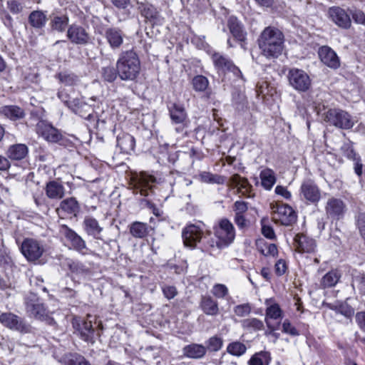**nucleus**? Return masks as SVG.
Masks as SVG:
<instances>
[{
	"instance_id": "f257e3e1",
	"label": "nucleus",
	"mask_w": 365,
	"mask_h": 365,
	"mask_svg": "<svg viewBox=\"0 0 365 365\" xmlns=\"http://www.w3.org/2000/svg\"><path fill=\"white\" fill-rule=\"evenodd\" d=\"M262 54L267 58H277L284 48V34L276 27L267 26L258 38Z\"/></svg>"
},
{
	"instance_id": "f03ea898",
	"label": "nucleus",
	"mask_w": 365,
	"mask_h": 365,
	"mask_svg": "<svg viewBox=\"0 0 365 365\" xmlns=\"http://www.w3.org/2000/svg\"><path fill=\"white\" fill-rule=\"evenodd\" d=\"M116 70L122 81H133L139 75L140 62L133 50L123 51L116 62Z\"/></svg>"
},
{
	"instance_id": "7ed1b4c3",
	"label": "nucleus",
	"mask_w": 365,
	"mask_h": 365,
	"mask_svg": "<svg viewBox=\"0 0 365 365\" xmlns=\"http://www.w3.org/2000/svg\"><path fill=\"white\" fill-rule=\"evenodd\" d=\"M91 316L88 315L86 319L81 317H74L72 321L75 333L79 337L88 343L93 344L97 336H99V324L96 322L93 323L90 319Z\"/></svg>"
},
{
	"instance_id": "20e7f679",
	"label": "nucleus",
	"mask_w": 365,
	"mask_h": 365,
	"mask_svg": "<svg viewBox=\"0 0 365 365\" xmlns=\"http://www.w3.org/2000/svg\"><path fill=\"white\" fill-rule=\"evenodd\" d=\"M215 236L217 238V247L220 250L228 247L235 238V230L232 223L227 218L221 219L215 227Z\"/></svg>"
},
{
	"instance_id": "39448f33",
	"label": "nucleus",
	"mask_w": 365,
	"mask_h": 365,
	"mask_svg": "<svg viewBox=\"0 0 365 365\" xmlns=\"http://www.w3.org/2000/svg\"><path fill=\"white\" fill-rule=\"evenodd\" d=\"M287 78L290 86L299 93L307 92L312 87L310 76L302 69L297 68L289 69Z\"/></svg>"
},
{
	"instance_id": "423d86ee",
	"label": "nucleus",
	"mask_w": 365,
	"mask_h": 365,
	"mask_svg": "<svg viewBox=\"0 0 365 365\" xmlns=\"http://www.w3.org/2000/svg\"><path fill=\"white\" fill-rule=\"evenodd\" d=\"M205 225L202 222L190 224L183 228L182 237L185 246L195 248L203 237Z\"/></svg>"
},
{
	"instance_id": "0eeeda50",
	"label": "nucleus",
	"mask_w": 365,
	"mask_h": 365,
	"mask_svg": "<svg viewBox=\"0 0 365 365\" xmlns=\"http://www.w3.org/2000/svg\"><path fill=\"white\" fill-rule=\"evenodd\" d=\"M155 182L156 179L154 176L142 172L132 178L133 192L147 197L152 193Z\"/></svg>"
},
{
	"instance_id": "6e6552de",
	"label": "nucleus",
	"mask_w": 365,
	"mask_h": 365,
	"mask_svg": "<svg viewBox=\"0 0 365 365\" xmlns=\"http://www.w3.org/2000/svg\"><path fill=\"white\" fill-rule=\"evenodd\" d=\"M325 119L330 124L341 129H350L354 125L352 117L346 111L340 109L329 110Z\"/></svg>"
},
{
	"instance_id": "1a4fd4ad",
	"label": "nucleus",
	"mask_w": 365,
	"mask_h": 365,
	"mask_svg": "<svg viewBox=\"0 0 365 365\" xmlns=\"http://www.w3.org/2000/svg\"><path fill=\"white\" fill-rule=\"evenodd\" d=\"M273 220L284 226H290L297 221L295 211L288 205L277 204L273 206Z\"/></svg>"
},
{
	"instance_id": "9d476101",
	"label": "nucleus",
	"mask_w": 365,
	"mask_h": 365,
	"mask_svg": "<svg viewBox=\"0 0 365 365\" xmlns=\"http://www.w3.org/2000/svg\"><path fill=\"white\" fill-rule=\"evenodd\" d=\"M59 232L75 250L82 255L87 254L88 249L86 242L74 230L66 225H62L60 227Z\"/></svg>"
},
{
	"instance_id": "9b49d317",
	"label": "nucleus",
	"mask_w": 365,
	"mask_h": 365,
	"mask_svg": "<svg viewBox=\"0 0 365 365\" xmlns=\"http://www.w3.org/2000/svg\"><path fill=\"white\" fill-rule=\"evenodd\" d=\"M0 322L9 329L21 333H28L31 329L30 326L26 324L22 319L11 312L1 314L0 315Z\"/></svg>"
},
{
	"instance_id": "f8f14e48",
	"label": "nucleus",
	"mask_w": 365,
	"mask_h": 365,
	"mask_svg": "<svg viewBox=\"0 0 365 365\" xmlns=\"http://www.w3.org/2000/svg\"><path fill=\"white\" fill-rule=\"evenodd\" d=\"M21 250L29 261L38 259L44 252L43 245L38 241L31 238H26L23 241Z\"/></svg>"
},
{
	"instance_id": "ddd939ff",
	"label": "nucleus",
	"mask_w": 365,
	"mask_h": 365,
	"mask_svg": "<svg viewBox=\"0 0 365 365\" xmlns=\"http://www.w3.org/2000/svg\"><path fill=\"white\" fill-rule=\"evenodd\" d=\"M64 103L74 113L80 115L83 118L90 120L93 118L92 107L78 98L65 101Z\"/></svg>"
},
{
	"instance_id": "4468645a",
	"label": "nucleus",
	"mask_w": 365,
	"mask_h": 365,
	"mask_svg": "<svg viewBox=\"0 0 365 365\" xmlns=\"http://www.w3.org/2000/svg\"><path fill=\"white\" fill-rule=\"evenodd\" d=\"M66 36L74 44L85 45L89 41L88 34L83 27L78 24H72L68 26Z\"/></svg>"
},
{
	"instance_id": "2eb2a0df",
	"label": "nucleus",
	"mask_w": 365,
	"mask_h": 365,
	"mask_svg": "<svg viewBox=\"0 0 365 365\" xmlns=\"http://www.w3.org/2000/svg\"><path fill=\"white\" fill-rule=\"evenodd\" d=\"M36 133L48 142L56 143L61 139L59 130L43 120L37 123Z\"/></svg>"
},
{
	"instance_id": "dca6fc26",
	"label": "nucleus",
	"mask_w": 365,
	"mask_h": 365,
	"mask_svg": "<svg viewBox=\"0 0 365 365\" xmlns=\"http://www.w3.org/2000/svg\"><path fill=\"white\" fill-rule=\"evenodd\" d=\"M215 67L222 71H231L237 77L242 78L240 70L226 56L220 53H214L212 56Z\"/></svg>"
},
{
	"instance_id": "f3484780",
	"label": "nucleus",
	"mask_w": 365,
	"mask_h": 365,
	"mask_svg": "<svg viewBox=\"0 0 365 365\" xmlns=\"http://www.w3.org/2000/svg\"><path fill=\"white\" fill-rule=\"evenodd\" d=\"M300 191L302 196L311 203L318 202L321 198V192L318 186L312 180L303 182Z\"/></svg>"
},
{
	"instance_id": "a211bd4d",
	"label": "nucleus",
	"mask_w": 365,
	"mask_h": 365,
	"mask_svg": "<svg viewBox=\"0 0 365 365\" xmlns=\"http://www.w3.org/2000/svg\"><path fill=\"white\" fill-rule=\"evenodd\" d=\"M318 54L321 61L328 67L334 69L339 67V58L336 52L329 46H323L320 47Z\"/></svg>"
},
{
	"instance_id": "6ab92c4d",
	"label": "nucleus",
	"mask_w": 365,
	"mask_h": 365,
	"mask_svg": "<svg viewBox=\"0 0 365 365\" xmlns=\"http://www.w3.org/2000/svg\"><path fill=\"white\" fill-rule=\"evenodd\" d=\"M294 242V246L299 252L312 253L316 250L317 244L315 240L306 235H296Z\"/></svg>"
},
{
	"instance_id": "aec40b11",
	"label": "nucleus",
	"mask_w": 365,
	"mask_h": 365,
	"mask_svg": "<svg viewBox=\"0 0 365 365\" xmlns=\"http://www.w3.org/2000/svg\"><path fill=\"white\" fill-rule=\"evenodd\" d=\"M329 14L331 20L339 27L348 29L351 26L349 15L339 7H331L329 10Z\"/></svg>"
},
{
	"instance_id": "412c9836",
	"label": "nucleus",
	"mask_w": 365,
	"mask_h": 365,
	"mask_svg": "<svg viewBox=\"0 0 365 365\" xmlns=\"http://www.w3.org/2000/svg\"><path fill=\"white\" fill-rule=\"evenodd\" d=\"M105 38L113 50L118 49L123 43L124 34L116 27L108 28L105 31Z\"/></svg>"
},
{
	"instance_id": "4be33fe9",
	"label": "nucleus",
	"mask_w": 365,
	"mask_h": 365,
	"mask_svg": "<svg viewBox=\"0 0 365 365\" xmlns=\"http://www.w3.org/2000/svg\"><path fill=\"white\" fill-rule=\"evenodd\" d=\"M325 209L329 217L338 220L344 214L345 205L341 200L333 197L329 199Z\"/></svg>"
},
{
	"instance_id": "5701e85b",
	"label": "nucleus",
	"mask_w": 365,
	"mask_h": 365,
	"mask_svg": "<svg viewBox=\"0 0 365 365\" xmlns=\"http://www.w3.org/2000/svg\"><path fill=\"white\" fill-rule=\"evenodd\" d=\"M80 210V205L75 197H71L63 200L56 209L59 216L63 215H73L76 216Z\"/></svg>"
},
{
	"instance_id": "b1692460",
	"label": "nucleus",
	"mask_w": 365,
	"mask_h": 365,
	"mask_svg": "<svg viewBox=\"0 0 365 365\" xmlns=\"http://www.w3.org/2000/svg\"><path fill=\"white\" fill-rule=\"evenodd\" d=\"M264 304L266 305L264 318L266 323L270 319L278 320L282 318L283 311L273 298L266 299Z\"/></svg>"
},
{
	"instance_id": "393cba45",
	"label": "nucleus",
	"mask_w": 365,
	"mask_h": 365,
	"mask_svg": "<svg viewBox=\"0 0 365 365\" xmlns=\"http://www.w3.org/2000/svg\"><path fill=\"white\" fill-rule=\"evenodd\" d=\"M46 196L51 200H61L66 194V189L62 182L58 180L48 181L45 187Z\"/></svg>"
},
{
	"instance_id": "a878e982",
	"label": "nucleus",
	"mask_w": 365,
	"mask_h": 365,
	"mask_svg": "<svg viewBox=\"0 0 365 365\" xmlns=\"http://www.w3.org/2000/svg\"><path fill=\"white\" fill-rule=\"evenodd\" d=\"M227 26L233 37L240 41H245L247 32L242 24L235 16H230L227 21Z\"/></svg>"
},
{
	"instance_id": "bb28decb",
	"label": "nucleus",
	"mask_w": 365,
	"mask_h": 365,
	"mask_svg": "<svg viewBox=\"0 0 365 365\" xmlns=\"http://www.w3.org/2000/svg\"><path fill=\"white\" fill-rule=\"evenodd\" d=\"M69 18L66 14H52L50 16L49 26L53 31L63 33L68 26Z\"/></svg>"
},
{
	"instance_id": "cd10ccee",
	"label": "nucleus",
	"mask_w": 365,
	"mask_h": 365,
	"mask_svg": "<svg viewBox=\"0 0 365 365\" xmlns=\"http://www.w3.org/2000/svg\"><path fill=\"white\" fill-rule=\"evenodd\" d=\"M139 9L142 16L153 24H160L162 18L157 9L151 4H140Z\"/></svg>"
},
{
	"instance_id": "c85d7f7f",
	"label": "nucleus",
	"mask_w": 365,
	"mask_h": 365,
	"mask_svg": "<svg viewBox=\"0 0 365 365\" xmlns=\"http://www.w3.org/2000/svg\"><path fill=\"white\" fill-rule=\"evenodd\" d=\"M168 110L173 123L184 124L187 118V113L183 106L173 103L168 107Z\"/></svg>"
},
{
	"instance_id": "c756f323",
	"label": "nucleus",
	"mask_w": 365,
	"mask_h": 365,
	"mask_svg": "<svg viewBox=\"0 0 365 365\" xmlns=\"http://www.w3.org/2000/svg\"><path fill=\"white\" fill-rule=\"evenodd\" d=\"M83 226L85 232L93 237L98 239L103 230V227L100 226L98 220L92 217L87 216L84 218Z\"/></svg>"
},
{
	"instance_id": "7c9ffc66",
	"label": "nucleus",
	"mask_w": 365,
	"mask_h": 365,
	"mask_svg": "<svg viewBox=\"0 0 365 365\" xmlns=\"http://www.w3.org/2000/svg\"><path fill=\"white\" fill-rule=\"evenodd\" d=\"M206 352L207 348L199 344H191L182 349L184 356L190 359H201L205 355Z\"/></svg>"
},
{
	"instance_id": "2f4dec72",
	"label": "nucleus",
	"mask_w": 365,
	"mask_h": 365,
	"mask_svg": "<svg viewBox=\"0 0 365 365\" xmlns=\"http://www.w3.org/2000/svg\"><path fill=\"white\" fill-rule=\"evenodd\" d=\"M117 145L122 153L129 154L134 150L135 140L134 137L128 133H123L117 138Z\"/></svg>"
},
{
	"instance_id": "473e14b6",
	"label": "nucleus",
	"mask_w": 365,
	"mask_h": 365,
	"mask_svg": "<svg viewBox=\"0 0 365 365\" xmlns=\"http://www.w3.org/2000/svg\"><path fill=\"white\" fill-rule=\"evenodd\" d=\"M28 150V147L25 144H14L9 146L6 155L11 160H20L26 156Z\"/></svg>"
},
{
	"instance_id": "72a5a7b5",
	"label": "nucleus",
	"mask_w": 365,
	"mask_h": 365,
	"mask_svg": "<svg viewBox=\"0 0 365 365\" xmlns=\"http://www.w3.org/2000/svg\"><path fill=\"white\" fill-rule=\"evenodd\" d=\"M200 307L207 315L215 316L219 312L218 303L210 296H202Z\"/></svg>"
},
{
	"instance_id": "f704fd0d",
	"label": "nucleus",
	"mask_w": 365,
	"mask_h": 365,
	"mask_svg": "<svg viewBox=\"0 0 365 365\" xmlns=\"http://www.w3.org/2000/svg\"><path fill=\"white\" fill-rule=\"evenodd\" d=\"M231 182L233 185L237 189L238 192L243 195L250 196V192L252 189V185L249 183L248 180L236 174L232 176Z\"/></svg>"
},
{
	"instance_id": "c9c22d12",
	"label": "nucleus",
	"mask_w": 365,
	"mask_h": 365,
	"mask_svg": "<svg viewBox=\"0 0 365 365\" xmlns=\"http://www.w3.org/2000/svg\"><path fill=\"white\" fill-rule=\"evenodd\" d=\"M340 278V272L337 269H331L322 278L320 285L324 289L334 287Z\"/></svg>"
},
{
	"instance_id": "e433bc0d",
	"label": "nucleus",
	"mask_w": 365,
	"mask_h": 365,
	"mask_svg": "<svg viewBox=\"0 0 365 365\" xmlns=\"http://www.w3.org/2000/svg\"><path fill=\"white\" fill-rule=\"evenodd\" d=\"M129 231L133 237L142 239L148 234L149 227L146 223L135 221L129 225Z\"/></svg>"
},
{
	"instance_id": "4c0bfd02",
	"label": "nucleus",
	"mask_w": 365,
	"mask_h": 365,
	"mask_svg": "<svg viewBox=\"0 0 365 365\" xmlns=\"http://www.w3.org/2000/svg\"><path fill=\"white\" fill-rule=\"evenodd\" d=\"M26 309L31 315L39 319H42L47 315V312L43 304L38 300L26 302Z\"/></svg>"
},
{
	"instance_id": "58836bf2",
	"label": "nucleus",
	"mask_w": 365,
	"mask_h": 365,
	"mask_svg": "<svg viewBox=\"0 0 365 365\" xmlns=\"http://www.w3.org/2000/svg\"><path fill=\"white\" fill-rule=\"evenodd\" d=\"M47 21L46 14L42 11H34L29 16V22L35 29H42Z\"/></svg>"
},
{
	"instance_id": "ea45409f",
	"label": "nucleus",
	"mask_w": 365,
	"mask_h": 365,
	"mask_svg": "<svg viewBox=\"0 0 365 365\" xmlns=\"http://www.w3.org/2000/svg\"><path fill=\"white\" fill-rule=\"evenodd\" d=\"M259 177L262 187L266 190H271L276 182L274 171L269 168L264 169L261 171Z\"/></svg>"
},
{
	"instance_id": "a19ab883",
	"label": "nucleus",
	"mask_w": 365,
	"mask_h": 365,
	"mask_svg": "<svg viewBox=\"0 0 365 365\" xmlns=\"http://www.w3.org/2000/svg\"><path fill=\"white\" fill-rule=\"evenodd\" d=\"M232 104L238 112H243L248 109L247 97L242 91H237L232 93Z\"/></svg>"
},
{
	"instance_id": "79ce46f5",
	"label": "nucleus",
	"mask_w": 365,
	"mask_h": 365,
	"mask_svg": "<svg viewBox=\"0 0 365 365\" xmlns=\"http://www.w3.org/2000/svg\"><path fill=\"white\" fill-rule=\"evenodd\" d=\"M241 326L244 329L250 332L261 331L264 327L263 322L255 317L242 320Z\"/></svg>"
},
{
	"instance_id": "37998d69",
	"label": "nucleus",
	"mask_w": 365,
	"mask_h": 365,
	"mask_svg": "<svg viewBox=\"0 0 365 365\" xmlns=\"http://www.w3.org/2000/svg\"><path fill=\"white\" fill-rule=\"evenodd\" d=\"M1 113L12 120L21 119L24 116V110L16 106H6L1 108Z\"/></svg>"
},
{
	"instance_id": "c03bdc74",
	"label": "nucleus",
	"mask_w": 365,
	"mask_h": 365,
	"mask_svg": "<svg viewBox=\"0 0 365 365\" xmlns=\"http://www.w3.org/2000/svg\"><path fill=\"white\" fill-rule=\"evenodd\" d=\"M200 179L205 183L222 185L225 182L224 177L210 172H202L200 174Z\"/></svg>"
},
{
	"instance_id": "a18cd8bd",
	"label": "nucleus",
	"mask_w": 365,
	"mask_h": 365,
	"mask_svg": "<svg viewBox=\"0 0 365 365\" xmlns=\"http://www.w3.org/2000/svg\"><path fill=\"white\" fill-rule=\"evenodd\" d=\"M63 360L66 365H91L84 356L78 354H67Z\"/></svg>"
},
{
	"instance_id": "49530a36",
	"label": "nucleus",
	"mask_w": 365,
	"mask_h": 365,
	"mask_svg": "<svg viewBox=\"0 0 365 365\" xmlns=\"http://www.w3.org/2000/svg\"><path fill=\"white\" fill-rule=\"evenodd\" d=\"M270 355L268 352L261 351L255 354L250 360V365H268Z\"/></svg>"
},
{
	"instance_id": "de8ad7c7",
	"label": "nucleus",
	"mask_w": 365,
	"mask_h": 365,
	"mask_svg": "<svg viewBox=\"0 0 365 365\" xmlns=\"http://www.w3.org/2000/svg\"><path fill=\"white\" fill-rule=\"evenodd\" d=\"M329 307L336 313L341 314L346 318L351 317L354 314V309L346 303H341L338 305H330Z\"/></svg>"
},
{
	"instance_id": "09e8293b",
	"label": "nucleus",
	"mask_w": 365,
	"mask_h": 365,
	"mask_svg": "<svg viewBox=\"0 0 365 365\" xmlns=\"http://www.w3.org/2000/svg\"><path fill=\"white\" fill-rule=\"evenodd\" d=\"M227 350L229 354L233 356H240L245 353L247 348L244 344L235 341L230 344Z\"/></svg>"
},
{
	"instance_id": "8fccbe9b",
	"label": "nucleus",
	"mask_w": 365,
	"mask_h": 365,
	"mask_svg": "<svg viewBox=\"0 0 365 365\" xmlns=\"http://www.w3.org/2000/svg\"><path fill=\"white\" fill-rule=\"evenodd\" d=\"M68 267L71 272L78 275L86 276L90 273L89 269L79 262L72 261L68 264Z\"/></svg>"
},
{
	"instance_id": "3c124183",
	"label": "nucleus",
	"mask_w": 365,
	"mask_h": 365,
	"mask_svg": "<svg viewBox=\"0 0 365 365\" xmlns=\"http://www.w3.org/2000/svg\"><path fill=\"white\" fill-rule=\"evenodd\" d=\"M209 85L207 78L203 76H196L192 79V86L195 91L198 92L204 91Z\"/></svg>"
},
{
	"instance_id": "603ef678",
	"label": "nucleus",
	"mask_w": 365,
	"mask_h": 365,
	"mask_svg": "<svg viewBox=\"0 0 365 365\" xmlns=\"http://www.w3.org/2000/svg\"><path fill=\"white\" fill-rule=\"evenodd\" d=\"M59 81L65 86H73L78 81L77 76L68 72H61L57 75Z\"/></svg>"
},
{
	"instance_id": "864d4df0",
	"label": "nucleus",
	"mask_w": 365,
	"mask_h": 365,
	"mask_svg": "<svg viewBox=\"0 0 365 365\" xmlns=\"http://www.w3.org/2000/svg\"><path fill=\"white\" fill-rule=\"evenodd\" d=\"M117 76H118L117 70L112 66L104 67L102 69V76L108 82H113Z\"/></svg>"
},
{
	"instance_id": "5fc2aeb1",
	"label": "nucleus",
	"mask_w": 365,
	"mask_h": 365,
	"mask_svg": "<svg viewBox=\"0 0 365 365\" xmlns=\"http://www.w3.org/2000/svg\"><path fill=\"white\" fill-rule=\"evenodd\" d=\"M251 310V306L248 303L237 305L234 308L235 314L240 317H244L249 315Z\"/></svg>"
},
{
	"instance_id": "6e6d98bb",
	"label": "nucleus",
	"mask_w": 365,
	"mask_h": 365,
	"mask_svg": "<svg viewBox=\"0 0 365 365\" xmlns=\"http://www.w3.org/2000/svg\"><path fill=\"white\" fill-rule=\"evenodd\" d=\"M212 293L217 298H224L228 294V289L225 284H216L213 286Z\"/></svg>"
},
{
	"instance_id": "4d7b16f0",
	"label": "nucleus",
	"mask_w": 365,
	"mask_h": 365,
	"mask_svg": "<svg viewBox=\"0 0 365 365\" xmlns=\"http://www.w3.org/2000/svg\"><path fill=\"white\" fill-rule=\"evenodd\" d=\"M282 331L287 334L295 336L299 334L297 329L292 324L289 319H284L282 323Z\"/></svg>"
},
{
	"instance_id": "13d9d810",
	"label": "nucleus",
	"mask_w": 365,
	"mask_h": 365,
	"mask_svg": "<svg viewBox=\"0 0 365 365\" xmlns=\"http://www.w3.org/2000/svg\"><path fill=\"white\" fill-rule=\"evenodd\" d=\"M356 284L360 293L365 296V275L359 274L353 277V284Z\"/></svg>"
},
{
	"instance_id": "bf43d9fd",
	"label": "nucleus",
	"mask_w": 365,
	"mask_h": 365,
	"mask_svg": "<svg viewBox=\"0 0 365 365\" xmlns=\"http://www.w3.org/2000/svg\"><path fill=\"white\" fill-rule=\"evenodd\" d=\"M222 345V339L217 336H212L207 341V349L212 351H217L221 349Z\"/></svg>"
},
{
	"instance_id": "052dcab7",
	"label": "nucleus",
	"mask_w": 365,
	"mask_h": 365,
	"mask_svg": "<svg viewBox=\"0 0 365 365\" xmlns=\"http://www.w3.org/2000/svg\"><path fill=\"white\" fill-rule=\"evenodd\" d=\"M341 150L345 156L353 160H356L359 158L356 153L354 152L352 145L350 143H345L342 147Z\"/></svg>"
},
{
	"instance_id": "680f3d73",
	"label": "nucleus",
	"mask_w": 365,
	"mask_h": 365,
	"mask_svg": "<svg viewBox=\"0 0 365 365\" xmlns=\"http://www.w3.org/2000/svg\"><path fill=\"white\" fill-rule=\"evenodd\" d=\"M7 6L10 11L13 14H19L23 10V5L17 0H9L7 2Z\"/></svg>"
},
{
	"instance_id": "e2e57ef3",
	"label": "nucleus",
	"mask_w": 365,
	"mask_h": 365,
	"mask_svg": "<svg viewBox=\"0 0 365 365\" xmlns=\"http://www.w3.org/2000/svg\"><path fill=\"white\" fill-rule=\"evenodd\" d=\"M235 222L240 230H245L249 227L250 222L243 215L235 214Z\"/></svg>"
},
{
	"instance_id": "0e129e2a",
	"label": "nucleus",
	"mask_w": 365,
	"mask_h": 365,
	"mask_svg": "<svg viewBox=\"0 0 365 365\" xmlns=\"http://www.w3.org/2000/svg\"><path fill=\"white\" fill-rule=\"evenodd\" d=\"M163 293L168 299H173L178 294L177 289L174 286L162 287Z\"/></svg>"
},
{
	"instance_id": "69168bd1",
	"label": "nucleus",
	"mask_w": 365,
	"mask_h": 365,
	"mask_svg": "<svg viewBox=\"0 0 365 365\" xmlns=\"http://www.w3.org/2000/svg\"><path fill=\"white\" fill-rule=\"evenodd\" d=\"M262 253L264 256H272L274 257L277 255L278 250L276 245L269 243L265 245V248L261 250Z\"/></svg>"
},
{
	"instance_id": "338daca9",
	"label": "nucleus",
	"mask_w": 365,
	"mask_h": 365,
	"mask_svg": "<svg viewBox=\"0 0 365 365\" xmlns=\"http://www.w3.org/2000/svg\"><path fill=\"white\" fill-rule=\"evenodd\" d=\"M275 193L278 195L282 196L286 200H289L292 197L291 192L287 190L286 187L282 185H277L275 187Z\"/></svg>"
},
{
	"instance_id": "774afa93",
	"label": "nucleus",
	"mask_w": 365,
	"mask_h": 365,
	"mask_svg": "<svg viewBox=\"0 0 365 365\" xmlns=\"http://www.w3.org/2000/svg\"><path fill=\"white\" fill-rule=\"evenodd\" d=\"M356 322L360 329L365 332V312H359L356 313Z\"/></svg>"
}]
</instances>
